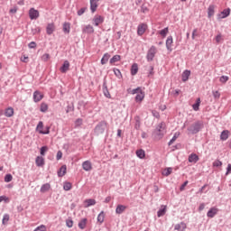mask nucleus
<instances>
[{
	"label": "nucleus",
	"mask_w": 231,
	"mask_h": 231,
	"mask_svg": "<svg viewBox=\"0 0 231 231\" xmlns=\"http://www.w3.org/2000/svg\"><path fill=\"white\" fill-rule=\"evenodd\" d=\"M205 127V124L203 121L199 120L192 124L189 127H188V132L189 134H198L201 129Z\"/></svg>",
	"instance_id": "nucleus-1"
},
{
	"label": "nucleus",
	"mask_w": 231,
	"mask_h": 231,
	"mask_svg": "<svg viewBox=\"0 0 231 231\" xmlns=\"http://www.w3.org/2000/svg\"><path fill=\"white\" fill-rule=\"evenodd\" d=\"M107 131V121L103 120L100 121L94 128V133L97 134V136H99V134H104Z\"/></svg>",
	"instance_id": "nucleus-2"
},
{
	"label": "nucleus",
	"mask_w": 231,
	"mask_h": 231,
	"mask_svg": "<svg viewBox=\"0 0 231 231\" xmlns=\"http://www.w3.org/2000/svg\"><path fill=\"white\" fill-rule=\"evenodd\" d=\"M156 53H158V50L156 46L152 45L147 51L146 60L147 62H152L154 60V57H156Z\"/></svg>",
	"instance_id": "nucleus-3"
},
{
	"label": "nucleus",
	"mask_w": 231,
	"mask_h": 231,
	"mask_svg": "<svg viewBox=\"0 0 231 231\" xmlns=\"http://www.w3.org/2000/svg\"><path fill=\"white\" fill-rule=\"evenodd\" d=\"M155 134L162 138L165 134V123H161L157 125Z\"/></svg>",
	"instance_id": "nucleus-4"
},
{
	"label": "nucleus",
	"mask_w": 231,
	"mask_h": 231,
	"mask_svg": "<svg viewBox=\"0 0 231 231\" xmlns=\"http://www.w3.org/2000/svg\"><path fill=\"white\" fill-rule=\"evenodd\" d=\"M105 17L100 14H96L92 19V23L94 26H100V24H103L105 21Z\"/></svg>",
	"instance_id": "nucleus-5"
},
{
	"label": "nucleus",
	"mask_w": 231,
	"mask_h": 231,
	"mask_svg": "<svg viewBox=\"0 0 231 231\" xmlns=\"http://www.w3.org/2000/svg\"><path fill=\"white\" fill-rule=\"evenodd\" d=\"M44 124L42 121H40L36 126V130L40 133V134H50V127H47L46 131H43Z\"/></svg>",
	"instance_id": "nucleus-6"
},
{
	"label": "nucleus",
	"mask_w": 231,
	"mask_h": 231,
	"mask_svg": "<svg viewBox=\"0 0 231 231\" xmlns=\"http://www.w3.org/2000/svg\"><path fill=\"white\" fill-rule=\"evenodd\" d=\"M39 10L35 8H31L29 10V17L31 21H35L36 19H39Z\"/></svg>",
	"instance_id": "nucleus-7"
},
{
	"label": "nucleus",
	"mask_w": 231,
	"mask_h": 231,
	"mask_svg": "<svg viewBox=\"0 0 231 231\" xmlns=\"http://www.w3.org/2000/svg\"><path fill=\"white\" fill-rule=\"evenodd\" d=\"M217 212H219V208L213 207L208 211L207 217L212 219L213 217H216V216H217Z\"/></svg>",
	"instance_id": "nucleus-8"
},
{
	"label": "nucleus",
	"mask_w": 231,
	"mask_h": 231,
	"mask_svg": "<svg viewBox=\"0 0 231 231\" xmlns=\"http://www.w3.org/2000/svg\"><path fill=\"white\" fill-rule=\"evenodd\" d=\"M83 33H88V35H91L92 33H95V28L91 24L85 25L82 28Z\"/></svg>",
	"instance_id": "nucleus-9"
},
{
	"label": "nucleus",
	"mask_w": 231,
	"mask_h": 231,
	"mask_svg": "<svg viewBox=\"0 0 231 231\" xmlns=\"http://www.w3.org/2000/svg\"><path fill=\"white\" fill-rule=\"evenodd\" d=\"M82 169L83 171H86V172H89V171H92L93 164L91 163V161H85L82 162Z\"/></svg>",
	"instance_id": "nucleus-10"
},
{
	"label": "nucleus",
	"mask_w": 231,
	"mask_h": 231,
	"mask_svg": "<svg viewBox=\"0 0 231 231\" xmlns=\"http://www.w3.org/2000/svg\"><path fill=\"white\" fill-rule=\"evenodd\" d=\"M33 102H41L42 98H44V95H42L39 90H35L33 92Z\"/></svg>",
	"instance_id": "nucleus-11"
},
{
	"label": "nucleus",
	"mask_w": 231,
	"mask_h": 231,
	"mask_svg": "<svg viewBox=\"0 0 231 231\" xmlns=\"http://www.w3.org/2000/svg\"><path fill=\"white\" fill-rule=\"evenodd\" d=\"M147 30V25L145 23H141L137 26V35L142 36L145 33Z\"/></svg>",
	"instance_id": "nucleus-12"
},
{
	"label": "nucleus",
	"mask_w": 231,
	"mask_h": 231,
	"mask_svg": "<svg viewBox=\"0 0 231 231\" xmlns=\"http://www.w3.org/2000/svg\"><path fill=\"white\" fill-rule=\"evenodd\" d=\"M230 15V8L224 9L220 14H217L218 19H226Z\"/></svg>",
	"instance_id": "nucleus-13"
},
{
	"label": "nucleus",
	"mask_w": 231,
	"mask_h": 231,
	"mask_svg": "<svg viewBox=\"0 0 231 231\" xmlns=\"http://www.w3.org/2000/svg\"><path fill=\"white\" fill-rule=\"evenodd\" d=\"M188 161L189 163H198L199 162V156L196 153H191L189 155Z\"/></svg>",
	"instance_id": "nucleus-14"
},
{
	"label": "nucleus",
	"mask_w": 231,
	"mask_h": 231,
	"mask_svg": "<svg viewBox=\"0 0 231 231\" xmlns=\"http://www.w3.org/2000/svg\"><path fill=\"white\" fill-rule=\"evenodd\" d=\"M172 42H173L172 36H168L166 40V50L168 51H172Z\"/></svg>",
	"instance_id": "nucleus-15"
},
{
	"label": "nucleus",
	"mask_w": 231,
	"mask_h": 231,
	"mask_svg": "<svg viewBox=\"0 0 231 231\" xmlns=\"http://www.w3.org/2000/svg\"><path fill=\"white\" fill-rule=\"evenodd\" d=\"M69 70V61L65 60L62 66L60 67V71L61 73H68Z\"/></svg>",
	"instance_id": "nucleus-16"
},
{
	"label": "nucleus",
	"mask_w": 231,
	"mask_h": 231,
	"mask_svg": "<svg viewBox=\"0 0 231 231\" xmlns=\"http://www.w3.org/2000/svg\"><path fill=\"white\" fill-rule=\"evenodd\" d=\"M230 136V131L228 130H223L220 134V140L222 142H226V139Z\"/></svg>",
	"instance_id": "nucleus-17"
},
{
	"label": "nucleus",
	"mask_w": 231,
	"mask_h": 231,
	"mask_svg": "<svg viewBox=\"0 0 231 231\" xmlns=\"http://www.w3.org/2000/svg\"><path fill=\"white\" fill-rule=\"evenodd\" d=\"M47 35H51L55 32V24L48 23L46 27Z\"/></svg>",
	"instance_id": "nucleus-18"
},
{
	"label": "nucleus",
	"mask_w": 231,
	"mask_h": 231,
	"mask_svg": "<svg viewBox=\"0 0 231 231\" xmlns=\"http://www.w3.org/2000/svg\"><path fill=\"white\" fill-rule=\"evenodd\" d=\"M127 208V206H124L122 204L117 205L116 208V214H124L125 212V209Z\"/></svg>",
	"instance_id": "nucleus-19"
},
{
	"label": "nucleus",
	"mask_w": 231,
	"mask_h": 231,
	"mask_svg": "<svg viewBox=\"0 0 231 231\" xmlns=\"http://www.w3.org/2000/svg\"><path fill=\"white\" fill-rule=\"evenodd\" d=\"M5 116H6V118H12V116H14V108L12 106L5 108Z\"/></svg>",
	"instance_id": "nucleus-20"
},
{
	"label": "nucleus",
	"mask_w": 231,
	"mask_h": 231,
	"mask_svg": "<svg viewBox=\"0 0 231 231\" xmlns=\"http://www.w3.org/2000/svg\"><path fill=\"white\" fill-rule=\"evenodd\" d=\"M186 228H187V224H185V222H180V224H176L174 226V230L185 231Z\"/></svg>",
	"instance_id": "nucleus-21"
},
{
	"label": "nucleus",
	"mask_w": 231,
	"mask_h": 231,
	"mask_svg": "<svg viewBox=\"0 0 231 231\" xmlns=\"http://www.w3.org/2000/svg\"><path fill=\"white\" fill-rule=\"evenodd\" d=\"M189 77H190V70L189 69L184 70L181 75L182 82H187V80H189Z\"/></svg>",
	"instance_id": "nucleus-22"
},
{
	"label": "nucleus",
	"mask_w": 231,
	"mask_h": 231,
	"mask_svg": "<svg viewBox=\"0 0 231 231\" xmlns=\"http://www.w3.org/2000/svg\"><path fill=\"white\" fill-rule=\"evenodd\" d=\"M216 5H210L208 8V17L210 19L215 14Z\"/></svg>",
	"instance_id": "nucleus-23"
},
{
	"label": "nucleus",
	"mask_w": 231,
	"mask_h": 231,
	"mask_svg": "<svg viewBox=\"0 0 231 231\" xmlns=\"http://www.w3.org/2000/svg\"><path fill=\"white\" fill-rule=\"evenodd\" d=\"M103 93L106 98H111V94L109 93V89H107V83L106 81L103 83Z\"/></svg>",
	"instance_id": "nucleus-24"
},
{
	"label": "nucleus",
	"mask_w": 231,
	"mask_h": 231,
	"mask_svg": "<svg viewBox=\"0 0 231 231\" xmlns=\"http://www.w3.org/2000/svg\"><path fill=\"white\" fill-rule=\"evenodd\" d=\"M85 204H86V208H89V207H93L94 205H97V200H95V199H88L85 200Z\"/></svg>",
	"instance_id": "nucleus-25"
},
{
	"label": "nucleus",
	"mask_w": 231,
	"mask_h": 231,
	"mask_svg": "<svg viewBox=\"0 0 231 231\" xmlns=\"http://www.w3.org/2000/svg\"><path fill=\"white\" fill-rule=\"evenodd\" d=\"M88 225V218H82L79 224H78V226L79 228H80V230H84V228H86Z\"/></svg>",
	"instance_id": "nucleus-26"
},
{
	"label": "nucleus",
	"mask_w": 231,
	"mask_h": 231,
	"mask_svg": "<svg viewBox=\"0 0 231 231\" xmlns=\"http://www.w3.org/2000/svg\"><path fill=\"white\" fill-rule=\"evenodd\" d=\"M167 213V206H162V208H160L158 211H157V217H162V216L164 214Z\"/></svg>",
	"instance_id": "nucleus-27"
},
{
	"label": "nucleus",
	"mask_w": 231,
	"mask_h": 231,
	"mask_svg": "<svg viewBox=\"0 0 231 231\" xmlns=\"http://www.w3.org/2000/svg\"><path fill=\"white\" fill-rule=\"evenodd\" d=\"M98 7V4H97V0H90V10L92 14L97 12V8Z\"/></svg>",
	"instance_id": "nucleus-28"
},
{
	"label": "nucleus",
	"mask_w": 231,
	"mask_h": 231,
	"mask_svg": "<svg viewBox=\"0 0 231 231\" xmlns=\"http://www.w3.org/2000/svg\"><path fill=\"white\" fill-rule=\"evenodd\" d=\"M35 163L37 167H43L44 165V158L38 156L35 159Z\"/></svg>",
	"instance_id": "nucleus-29"
},
{
	"label": "nucleus",
	"mask_w": 231,
	"mask_h": 231,
	"mask_svg": "<svg viewBox=\"0 0 231 231\" xmlns=\"http://www.w3.org/2000/svg\"><path fill=\"white\" fill-rule=\"evenodd\" d=\"M67 167L66 165H62L58 171V177L62 178L66 174Z\"/></svg>",
	"instance_id": "nucleus-30"
},
{
	"label": "nucleus",
	"mask_w": 231,
	"mask_h": 231,
	"mask_svg": "<svg viewBox=\"0 0 231 231\" xmlns=\"http://www.w3.org/2000/svg\"><path fill=\"white\" fill-rule=\"evenodd\" d=\"M50 189H51V185H50V183H45L43 185H42L40 191L44 194V192H48V190H50Z\"/></svg>",
	"instance_id": "nucleus-31"
},
{
	"label": "nucleus",
	"mask_w": 231,
	"mask_h": 231,
	"mask_svg": "<svg viewBox=\"0 0 231 231\" xmlns=\"http://www.w3.org/2000/svg\"><path fill=\"white\" fill-rule=\"evenodd\" d=\"M104 219H106V213L104 211H101L98 215H97V223H99L100 225H102V223H104Z\"/></svg>",
	"instance_id": "nucleus-32"
},
{
	"label": "nucleus",
	"mask_w": 231,
	"mask_h": 231,
	"mask_svg": "<svg viewBox=\"0 0 231 231\" xmlns=\"http://www.w3.org/2000/svg\"><path fill=\"white\" fill-rule=\"evenodd\" d=\"M70 30H71V24L69 23L65 22L63 23L64 33H69Z\"/></svg>",
	"instance_id": "nucleus-33"
},
{
	"label": "nucleus",
	"mask_w": 231,
	"mask_h": 231,
	"mask_svg": "<svg viewBox=\"0 0 231 231\" xmlns=\"http://www.w3.org/2000/svg\"><path fill=\"white\" fill-rule=\"evenodd\" d=\"M111 58V55L109 53H105L101 59V64H107V61L109 60V59Z\"/></svg>",
	"instance_id": "nucleus-34"
},
{
	"label": "nucleus",
	"mask_w": 231,
	"mask_h": 231,
	"mask_svg": "<svg viewBox=\"0 0 231 231\" xmlns=\"http://www.w3.org/2000/svg\"><path fill=\"white\" fill-rule=\"evenodd\" d=\"M138 73V63H134L131 67V75L134 76Z\"/></svg>",
	"instance_id": "nucleus-35"
},
{
	"label": "nucleus",
	"mask_w": 231,
	"mask_h": 231,
	"mask_svg": "<svg viewBox=\"0 0 231 231\" xmlns=\"http://www.w3.org/2000/svg\"><path fill=\"white\" fill-rule=\"evenodd\" d=\"M122 59V57L118 54L114 55L111 59H110V64H115V62H120V60Z\"/></svg>",
	"instance_id": "nucleus-36"
},
{
	"label": "nucleus",
	"mask_w": 231,
	"mask_h": 231,
	"mask_svg": "<svg viewBox=\"0 0 231 231\" xmlns=\"http://www.w3.org/2000/svg\"><path fill=\"white\" fill-rule=\"evenodd\" d=\"M145 98V93L143 91L135 96V101L136 102H142Z\"/></svg>",
	"instance_id": "nucleus-37"
},
{
	"label": "nucleus",
	"mask_w": 231,
	"mask_h": 231,
	"mask_svg": "<svg viewBox=\"0 0 231 231\" xmlns=\"http://www.w3.org/2000/svg\"><path fill=\"white\" fill-rule=\"evenodd\" d=\"M136 156L137 158H140V160H143L145 158V151L140 149L136 151Z\"/></svg>",
	"instance_id": "nucleus-38"
},
{
	"label": "nucleus",
	"mask_w": 231,
	"mask_h": 231,
	"mask_svg": "<svg viewBox=\"0 0 231 231\" xmlns=\"http://www.w3.org/2000/svg\"><path fill=\"white\" fill-rule=\"evenodd\" d=\"M178 138H180V132H176L174 134L173 137L168 143V145H172V143H174V142H176V140H178Z\"/></svg>",
	"instance_id": "nucleus-39"
},
{
	"label": "nucleus",
	"mask_w": 231,
	"mask_h": 231,
	"mask_svg": "<svg viewBox=\"0 0 231 231\" xmlns=\"http://www.w3.org/2000/svg\"><path fill=\"white\" fill-rule=\"evenodd\" d=\"M40 111L41 113H46L48 111V104L42 102L40 106Z\"/></svg>",
	"instance_id": "nucleus-40"
},
{
	"label": "nucleus",
	"mask_w": 231,
	"mask_h": 231,
	"mask_svg": "<svg viewBox=\"0 0 231 231\" xmlns=\"http://www.w3.org/2000/svg\"><path fill=\"white\" fill-rule=\"evenodd\" d=\"M199 104H201V99L198 98L196 100V103L192 105V107H193L194 111H199Z\"/></svg>",
	"instance_id": "nucleus-41"
},
{
	"label": "nucleus",
	"mask_w": 231,
	"mask_h": 231,
	"mask_svg": "<svg viewBox=\"0 0 231 231\" xmlns=\"http://www.w3.org/2000/svg\"><path fill=\"white\" fill-rule=\"evenodd\" d=\"M167 33H169V27H165L164 29L159 31V34L163 38L167 37Z\"/></svg>",
	"instance_id": "nucleus-42"
},
{
	"label": "nucleus",
	"mask_w": 231,
	"mask_h": 231,
	"mask_svg": "<svg viewBox=\"0 0 231 231\" xmlns=\"http://www.w3.org/2000/svg\"><path fill=\"white\" fill-rule=\"evenodd\" d=\"M8 221H10V215L5 213L2 219V225H6V223H8Z\"/></svg>",
	"instance_id": "nucleus-43"
},
{
	"label": "nucleus",
	"mask_w": 231,
	"mask_h": 231,
	"mask_svg": "<svg viewBox=\"0 0 231 231\" xmlns=\"http://www.w3.org/2000/svg\"><path fill=\"white\" fill-rule=\"evenodd\" d=\"M14 180V176L12 174L8 173L5 176V183H10Z\"/></svg>",
	"instance_id": "nucleus-44"
},
{
	"label": "nucleus",
	"mask_w": 231,
	"mask_h": 231,
	"mask_svg": "<svg viewBox=\"0 0 231 231\" xmlns=\"http://www.w3.org/2000/svg\"><path fill=\"white\" fill-rule=\"evenodd\" d=\"M212 95H213V98H215V100H218V98L221 97V93H219V91L216 90V91H212Z\"/></svg>",
	"instance_id": "nucleus-45"
},
{
	"label": "nucleus",
	"mask_w": 231,
	"mask_h": 231,
	"mask_svg": "<svg viewBox=\"0 0 231 231\" xmlns=\"http://www.w3.org/2000/svg\"><path fill=\"white\" fill-rule=\"evenodd\" d=\"M113 71L116 77H117V79H122V72L120 71V69L115 68Z\"/></svg>",
	"instance_id": "nucleus-46"
},
{
	"label": "nucleus",
	"mask_w": 231,
	"mask_h": 231,
	"mask_svg": "<svg viewBox=\"0 0 231 231\" xmlns=\"http://www.w3.org/2000/svg\"><path fill=\"white\" fill-rule=\"evenodd\" d=\"M63 190H71V182H65L63 184Z\"/></svg>",
	"instance_id": "nucleus-47"
},
{
	"label": "nucleus",
	"mask_w": 231,
	"mask_h": 231,
	"mask_svg": "<svg viewBox=\"0 0 231 231\" xmlns=\"http://www.w3.org/2000/svg\"><path fill=\"white\" fill-rule=\"evenodd\" d=\"M142 92H143L142 88L138 87V88H134L132 90V95H138V94H140Z\"/></svg>",
	"instance_id": "nucleus-48"
},
{
	"label": "nucleus",
	"mask_w": 231,
	"mask_h": 231,
	"mask_svg": "<svg viewBox=\"0 0 231 231\" xmlns=\"http://www.w3.org/2000/svg\"><path fill=\"white\" fill-rule=\"evenodd\" d=\"M228 79H229L228 76H221L219 79L222 84H226V82H228Z\"/></svg>",
	"instance_id": "nucleus-49"
},
{
	"label": "nucleus",
	"mask_w": 231,
	"mask_h": 231,
	"mask_svg": "<svg viewBox=\"0 0 231 231\" xmlns=\"http://www.w3.org/2000/svg\"><path fill=\"white\" fill-rule=\"evenodd\" d=\"M42 60L43 62H48V60H50V54L49 53H45L42 56Z\"/></svg>",
	"instance_id": "nucleus-50"
},
{
	"label": "nucleus",
	"mask_w": 231,
	"mask_h": 231,
	"mask_svg": "<svg viewBox=\"0 0 231 231\" xmlns=\"http://www.w3.org/2000/svg\"><path fill=\"white\" fill-rule=\"evenodd\" d=\"M66 226H68V228H72L73 227V220L71 218L67 219Z\"/></svg>",
	"instance_id": "nucleus-51"
},
{
	"label": "nucleus",
	"mask_w": 231,
	"mask_h": 231,
	"mask_svg": "<svg viewBox=\"0 0 231 231\" xmlns=\"http://www.w3.org/2000/svg\"><path fill=\"white\" fill-rule=\"evenodd\" d=\"M73 111H75V106L73 105H68L67 109H66V113H71Z\"/></svg>",
	"instance_id": "nucleus-52"
},
{
	"label": "nucleus",
	"mask_w": 231,
	"mask_h": 231,
	"mask_svg": "<svg viewBox=\"0 0 231 231\" xmlns=\"http://www.w3.org/2000/svg\"><path fill=\"white\" fill-rule=\"evenodd\" d=\"M172 173V168H167L164 170V176H171V174Z\"/></svg>",
	"instance_id": "nucleus-53"
},
{
	"label": "nucleus",
	"mask_w": 231,
	"mask_h": 231,
	"mask_svg": "<svg viewBox=\"0 0 231 231\" xmlns=\"http://www.w3.org/2000/svg\"><path fill=\"white\" fill-rule=\"evenodd\" d=\"M223 165V162L219 160H216L214 162H213V167H222Z\"/></svg>",
	"instance_id": "nucleus-54"
},
{
	"label": "nucleus",
	"mask_w": 231,
	"mask_h": 231,
	"mask_svg": "<svg viewBox=\"0 0 231 231\" xmlns=\"http://www.w3.org/2000/svg\"><path fill=\"white\" fill-rule=\"evenodd\" d=\"M47 151H48V146H42V147L41 148L40 154H41L42 156H44V154L46 153Z\"/></svg>",
	"instance_id": "nucleus-55"
},
{
	"label": "nucleus",
	"mask_w": 231,
	"mask_h": 231,
	"mask_svg": "<svg viewBox=\"0 0 231 231\" xmlns=\"http://www.w3.org/2000/svg\"><path fill=\"white\" fill-rule=\"evenodd\" d=\"M33 231H46V226L41 225L40 226H37Z\"/></svg>",
	"instance_id": "nucleus-56"
},
{
	"label": "nucleus",
	"mask_w": 231,
	"mask_h": 231,
	"mask_svg": "<svg viewBox=\"0 0 231 231\" xmlns=\"http://www.w3.org/2000/svg\"><path fill=\"white\" fill-rule=\"evenodd\" d=\"M41 32V27H34L32 29V35H36V33H39Z\"/></svg>",
	"instance_id": "nucleus-57"
},
{
	"label": "nucleus",
	"mask_w": 231,
	"mask_h": 231,
	"mask_svg": "<svg viewBox=\"0 0 231 231\" xmlns=\"http://www.w3.org/2000/svg\"><path fill=\"white\" fill-rule=\"evenodd\" d=\"M28 48H30V50H34V48H37V43L35 42H31L28 44Z\"/></svg>",
	"instance_id": "nucleus-58"
},
{
	"label": "nucleus",
	"mask_w": 231,
	"mask_h": 231,
	"mask_svg": "<svg viewBox=\"0 0 231 231\" xmlns=\"http://www.w3.org/2000/svg\"><path fill=\"white\" fill-rule=\"evenodd\" d=\"M86 10H88V8H86V7H82L81 9H79V11H78V15H84V14L86 13Z\"/></svg>",
	"instance_id": "nucleus-59"
},
{
	"label": "nucleus",
	"mask_w": 231,
	"mask_h": 231,
	"mask_svg": "<svg viewBox=\"0 0 231 231\" xmlns=\"http://www.w3.org/2000/svg\"><path fill=\"white\" fill-rule=\"evenodd\" d=\"M141 12H142V14H147V12H149V8H147V6H145V5H143L141 6Z\"/></svg>",
	"instance_id": "nucleus-60"
},
{
	"label": "nucleus",
	"mask_w": 231,
	"mask_h": 231,
	"mask_svg": "<svg viewBox=\"0 0 231 231\" xmlns=\"http://www.w3.org/2000/svg\"><path fill=\"white\" fill-rule=\"evenodd\" d=\"M152 115L154 116V118H160V112L156 110H152Z\"/></svg>",
	"instance_id": "nucleus-61"
},
{
	"label": "nucleus",
	"mask_w": 231,
	"mask_h": 231,
	"mask_svg": "<svg viewBox=\"0 0 231 231\" xmlns=\"http://www.w3.org/2000/svg\"><path fill=\"white\" fill-rule=\"evenodd\" d=\"M180 93H181V90L180 89H175L171 92V95H173V97H178L180 95Z\"/></svg>",
	"instance_id": "nucleus-62"
},
{
	"label": "nucleus",
	"mask_w": 231,
	"mask_h": 231,
	"mask_svg": "<svg viewBox=\"0 0 231 231\" xmlns=\"http://www.w3.org/2000/svg\"><path fill=\"white\" fill-rule=\"evenodd\" d=\"M228 174H231V164H227L226 176H228Z\"/></svg>",
	"instance_id": "nucleus-63"
},
{
	"label": "nucleus",
	"mask_w": 231,
	"mask_h": 231,
	"mask_svg": "<svg viewBox=\"0 0 231 231\" xmlns=\"http://www.w3.org/2000/svg\"><path fill=\"white\" fill-rule=\"evenodd\" d=\"M62 158V152L61 151H58L57 155H56V159L57 160H60Z\"/></svg>",
	"instance_id": "nucleus-64"
}]
</instances>
